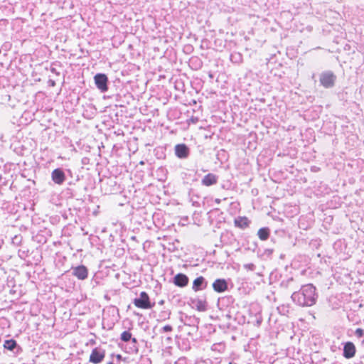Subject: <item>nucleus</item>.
<instances>
[{
    "mask_svg": "<svg viewBox=\"0 0 364 364\" xmlns=\"http://www.w3.org/2000/svg\"><path fill=\"white\" fill-rule=\"evenodd\" d=\"M133 303L136 307L143 309H148L153 307V305L151 304L149 297L145 291L141 292L140 296L134 299Z\"/></svg>",
    "mask_w": 364,
    "mask_h": 364,
    "instance_id": "7ed1b4c3",
    "label": "nucleus"
},
{
    "mask_svg": "<svg viewBox=\"0 0 364 364\" xmlns=\"http://www.w3.org/2000/svg\"><path fill=\"white\" fill-rule=\"evenodd\" d=\"M120 338L124 342H128L132 338V333L129 331H125L122 333Z\"/></svg>",
    "mask_w": 364,
    "mask_h": 364,
    "instance_id": "f3484780",
    "label": "nucleus"
},
{
    "mask_svg": "<svg viewBox=\"0 0 364 364\" xmlns=\"http://www.w3.org/2000/svg\"><path fill=\"white\" fill-rule=\"evenodd\" d=\"M336 79V76L331 71H326L320 75V82L326 88L332 87Z\"/></svg>",
    "mask_w": 364,
    "mask_h": 364,
    "instance_id": "f03ea898",
    "label": "nucleus"
},
{
    "mask_svg": "<svg viewBox=\"0 0 364 364\" xmlns=\"http://www.w3.org/2000/svg\"><path fill=\"white\" fill-rule=\"evenodd\" d=\"M16 342L13 339L6 340V341H5V342L4 343V347L6 349H8L10 350H14L16 348Z\"/></svg>",
    "mask_w": 364,
    "mask_h": 364,
    "instance_id": "dca6fc26",
    "label": "nucleus"
},
{
    "mask_svg": "<svg viewBox=\"0 0 364 364\" xmlns=\"http://www.w3.org/2000/svg\"><path fill=\"white\" fill-rule=\"evenodd\" d=\"M218 182V176L213 173H208L205 175L201 181L203 186H210L215 184Z\"/></svg>",
    "mask_w": 364,
    "mask_h": 364,
    "instance_id": "f8f14e48",
    "label": "nucleus"
},
{
    "mask_svg": "<svg viewBox=\"0 0 364 364\" xmlns=\"http://www.w3.org/2000/svg\"><path fill=\"white\" fill-rule=\"evenodd\" d=\"M175 154L180 159H186L189 154V149L184 144H177L175 146Z\"/></svg>",
    "mask_w": 364,
    "mask_h": 364,
    "instance_id": "0eeeda50",
    "label": "nucleus"
},
{
    "mask_svg": "<svg viewBox=\"0 0 364 364\" xmlns=\"http://www.w3.org/2000/svg\"><path fill=\"white\" fill-rule=\"evenodd\" d=\"M73 274L79 279L83 280L87 277V269L83 265L78 266L73 269Z\"/></svg>",
    "mask_w": 364,
    "mask_h": 364,
    "instance_id": "1a4fd4ad",
    "label": "nucleus"
},
{
    "mask_svg": "<svg viewBox=\"0 0 364 364\" xmlns=\"http://www.w3.org/2000/svg\"><path fill=\"white\" fill-rule=\"evenodd\" d=\"M355 335L358 337V338H361L363 336V330L361 329V328H357L355 330Z\"/></svg>",
    "mask_w": 364,
    "mask_h": 364,
    "instance_id": "a211bd4d",
    "label": "nucleus"
},
{
    "mask_svg": "<svg viewBox=\"0 0 364 364\" xmlns=\"http://www.w3.org/2000/svg\"><path fill=\"white\" fill-rule=\"evenodd\" d=\"M206 287V283L205 282V279L200 276L199 277H197L193 283L192 289L195 291H198L199 290H201L204 289Z\"/></svg>",
    "mask_w": 364,
    "mask_h": 364,
    "instance_id": "ddd939ff",
    "label": "nucleus"
},
{
    "mask_svg": "<svg viewBox=\"0 0 364 364\" xmlns=\"http://www.w3.org/2000/svg\"><path fill=\"white\" fill-rule=\"evenodd\" d=\"M172 331V327L170 325H166L163 327L164 332H170Z\"/></svg>",
    "mask_w": 364,
    "mask_h": 364,
    "instance_id": "6ab92c4d",
    "label": "nucleus"
},
{
    "mask_svg": "<svg viewBox=\"0 0 364 364\" xmlns=\"http://www.w3.org/2000/svg\"><path fill=\"white\" fill-rule=\"evenodd\" d=\"M117 358H121V355H117Z\"/></svg>",
    "mask_w": 364,
    "mask_h": 364,
    "instance_id": "4be33fe9",
    "label": "nucleus"
},
{
    "mask_svg": "<svg viewBox=\"0 0 364 364\" xmlns=\"http://www.w3.org/2000/svg\"><path fill=\"white\" fill-rule=\"evenodd\" d=\"M188 283V277L182 273L177 274L173 278V284L179 287H184Z\"/></svg>",
    "mask_w": 364,
    "mask_h": 364,
    "instance_id": "6e6552de",
    "label": "nucleus"
},
{
    "mask_svg": "<svg viewBox=\"0 0 364 364\" xmlns=\"http://www.w3.org/2000/svg\"><path fill=\"white\" fill-rule=\"evenodd\" d=\"M291 298L301 306H311L316 304L317 299L316 288L311 284L304 285L299 291L294 292Z\"/></svg>",
    "mask_w": 364,
    "mask_h": 364,
    "instance_id": "f257e3e1",
    "label": "nucleus"
},
{
    "mask_svg": "<svg viewBox=\"0 0 364 364\" xmlns=\"http://www.w3.org/2000/svg\"><path fill=\"white\" fill-rule=\"evenodd\" d=\"M131 339H132V343H137V340H136V338H131Z\"/></svg>",
    "mask_w": 364,
    "mask_h": 364,
    "instance_id": "aec40b11",
    "label": "nucleus"
},
{
    "mask_svg": "<svg viewBox=\"0 0 364 364\" xmlns=\"http://www.w3.org/2000/svg\"><path fill=\"white\" fill-rule=\"evenodd\" d=\"M355 354V347L351 342H348L345 344L343 348V356L346 358H351Z\"/></svg>",
    "mask_w": 364,
    "mask_h": 364,
    "instance_id": "9d476101",
    "label": "nucleus"
},
{
    "mask_svg": "<svg viewBox=\"0 0 364 364\" xmlns=\"http://www.w3.org/2000/svg\"><path fill=\"white\" fill-rule=\"evenodd\" d=\"M257 235L261 240H266L269 236V230L267 228H262L258 230Z\"/></svg>",
    "mask_w": 364,
    "mask_h": 364,
    "instance_id": "2eb2a0df",
    "label": "nucleus"
},
{
    "mask_svg": "<svg viewBox=\"0 0 364 364\" xmlns=\"http://www.w3.org/2000/svg\"><path fill=\"white\" fill-rule=\"evenodd\" d=\"M105 356V351L104 350L95 348L91 352L89 361L93 364H98L103 360Z\"/></svg>",
    "mask_w": 364,
    "mask_h": 364,
    "instance_id": "39448f33",
    "label": "nucleus"
},
{
    "mask_svg": "<svg viewBox=\"0 0 364 364\" xmlns=\"http://www.w3.org/2000/svg\"><path fill=\"white\" fill-rule=\"evenodd\" d=\"M52 180L56 184L61 185L65 180V175L60 168L54 169L51 173Z\"/></svg>",
    "mask_w": 364,
    "mask_h": 364,
    "instance_id": "423d86ee",
    "label": "nucleus"
},
{
    "mask_svg": "<svg viewBox=\"0 0 364 364\" xmlns=\"http://www.w3.org/2000/svg\"><path fill=\"white\" fill-rule=\"evenodd\" d=\"M95 83L97 87L104 92L108 90L107 87V77L105 74L98 73L94 77Z\"/></svg>",
    "mask_w": 364,
    "mask_h": 364,
    "instance_id": "20e7f679",
    "label": "nucleus"
},
{
    "mask_svg": "<svg viewBox=\"0 0 364 364\" xmlns=\"http://www.w3.org/2000/svg\"><path fill=\"white\" fill-rule=\"evenodd\" d=\"M249 220L246 217H239L235 220V224L240 228H245L249 225Z\"/></svg>",
    "mask_w": 364,
    "mask_h": 364,
    "instance_id": "4468645a",
    "label": "nucleus"
},
{
    "mask_svg": "<svg viewBox=\"0 0 364 364\" xmlns=\"http://www.w3.org/2000/svg\"><path fill=\"white\" fill-rule=\"evenodd\" d=\"M215 203L219 204L220 203V199L216 198L215 199Z\"/></svg>",
    "mask_w": 364,
    "mask_h": 364,
    "instance_id": "412c9836",
    "label": "nucleus"
},
{
    "mask_svg": "<svg viewBox=\"0 0 364 364\" xmlns=\"http://www.w3.org/2000/svg\"><path fill=\"white\" fill-rule=\"evenodd\" d=\"M213 288L217 292H223L227 289L228 284L225 279H218L213 282Z\"/></svg>",
    "mask_w": 364,
    "mask_h": 364,
    "instance_id": "9b49d317",
    "label": "nucleus"
},
{
    "mask_svg": "<svg viewBox=\"0 0 364 364\" xmlns=\"http://www.w3.org/2000/svg\"><path fill=\"white\" fill-rule=\"evenodd\" d=\"M107 364H114L112 362H109Z\"/></svg>",
    "mask_w": 364,
    "mask_h": 364,
    "instance_id": "5701e85b",
    "label": "nucleus"
}]
</instances>
